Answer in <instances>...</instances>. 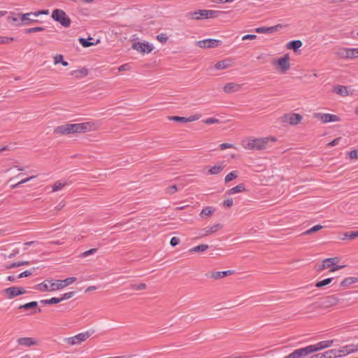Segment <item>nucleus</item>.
Instances as JSON below:
<instances>
[{
  "mask_svg": "<svg viewBox=\"0 0 358 358\" xmlns=\"http://www.w3.org/2000/svg\"><path fill=\"white\" fill-rule=\"evenodd\" d=\"M92 126L93 124L91 122L66 124L57 127L54 129V133L59 135L85 133L91 131Z\"/></svg>",
  "mask_w": 358,
  "mask_h": 358,
  "instance_id": "nucleus-1",
  "label": "nucleus"
},
{
  "mask_svg": "<svg viewBox=\"0 0 358 358\" xmlns=\"http://www.w3.org/2000/svg\"><path fill=\"white\" fill-rule=\"evenodd\" d=\"M76 280L74 277L67 278L65 280H46L36 285V289L41 292H54L73 283Z\"/></svg>",
  "mask_w": 358,
  "mask_h": 358,
  "instance_id": "nucleus-2",
  "label": "nucleus"
},
{
  "mask_svg": "<svg viewBox=\"0 0 358 358\" xmlns=\"http://www.w3.org/2000/svg\"><path fill=\"white\" fill-rule=\"evenodd\" d=\"M226 13L222 10H198L196 11H191L187 13V17L195 20H200L203 19L217 18L222 17Z\"/></svg>",
  "mask_w": 358,
  "mask_h": 358,
  "instance_id": "nucleus-3",
  "label": "nucleus"
},
{
  "mask_svg": "<svg viewBox=\"0 0 358 358\" xmlns=\"http://www.w3.org/2000/svg\"><path fill=\"white\" fill-rule=\"evenodd\" d=\"M270 140L275 141V138L273 137L249 138L243 141V145L245 149L248 150H262L266 149V145Z\"/></svg>",
  "mask_w": 358,
  "mask_h": 358,
  "instance_id": "nucleus-4",
  "label": "nucleus"
},
{
  "mask_svg": "<svg viewBox=\"0 0 358 358\" xmlns=\"http://www.w3.org/2000/svg\"><path fill=\"white\" fill-rule=\"evenodd\" d=\"M345 294L329 295L321 299V306L327 308L346 301Z\"/></svg>",
  "mask_w": 358,
  "mask_h": 358,
  "instance_id": "nucleus-5",
  "label": "nucleus"
},
{
  "mask_svg": "<svg viewBox=\"0 0 358 358\" xmlns=\"http://www.w3.org/2000/svg\"><path fill=\"white\" fill-rule=\"evenodd\" d=\"M92 334L93 331L91 332L90 331H87L80 333L74 336L65 338L64 341L69 345H78L85 341Z\"/></svg>",
  "mask_w": 358,
  "mask_h": 358,
  "instance_id": "nucleus-6",
  "label": "nucleus"
},
{
  "mask_svg": "<svg viewBox=\"0 0 358 358\" xmlns=\"http://www.w3.org/2000/svg\"><path fill=\"white\" fill-rule=\"evenodd\" d=\"M52 18L59 22L63 27H69L71 25V20L66 13L62 9H55L52 13Z\"/></svg>",
  "mask_w": 358,
  "mask_h": 358,
  "instance_id": "nucleus-7",
  "label": "nucleus"
},
{
  "mask_svg": "<svg viewBox=\"0 0 358 358\" xmlns=\"http://www.w3.org/2000/svg\"><path fill=\"white\" fill-rule=\"evenodd\" d=\"M272 64L277 66L280 73H285L290 69L289 55L285 54L282 57L278 58V59H273L272 61Z\"/></svg>",
  "mask_w": 358,
  "mask_h": 358,
  "instance_id": "nucleus-8",
  "label": "nucleus"
},
{
  "mask_svg": "<svg viewBox=\"0 0 358 358\" xmlns=\"http://www.w3.org/2000/svg\"><path fill=\"white\" fill-rule=\"evenodd\" d=\"M302 119V115L294 113H286L281 117V121L282 122L289 123L291 125L299 124Z\"/></svg>",
  "mask_w": 358,
  "mask_h": 358,
  "instance_id": "nucleus-9",
  "label": "nucleus"
},
{
  "mask_svg": "<svg viewBox=\"0 0 358 358\" xmlns=\"http://www.w3.org/2000/svg\"><path fill=\"white\" fill-rule=\"evenodd\" d=\"M313 117L320 120L322 123L340 121V117L338 115L329 113H315Z\"/></svg>",
  "mask_w": 358,
  "mask_h": 358,
  "instance_id": "nucleus-10",
  "label": "nucleus"
},
{
  "mask_svg": "<svg viewBox=\"0 0 358 358\" xmlns=\"http://www.w3.org/2000/svg\"><path fill=\"white\" fill-rule=\"evenodd\" d=\"M221 44V41L213 38L204 39L196 42V45L201 48H217Z\"/></svg>",
  "mask_w": 358,
  "mask_h": 358,
  "instance_id": "nucleus-11",
  "label": "nucleus"
},
{
  "mask_svg": "<svg viewBox=\"0 0 358 358\" xmlns=\"http://www.w3.org/2000/svg\"><path fill=\"white\" fill-rule=\"evenodd\" d=\"M332 344H333V341L329 340V341H320L316 344L310 345L306 347L309 351V353L311 354L313 352L323 350L324 348H327L330 347Z\"/></svg>",
  "mask_w": 358,
  "mask_h": 358,
  "instance_id": "nucleus-12",
  "label": "nucleus"
},
{
  "mask_svg": "<svg viewBox=\"0 0 358 358\" xmlns=\"http://www.w3.org/2000/svg\"><path fill=\"white\" fill-rule=\"evenodd\" d=\"M4 293L8 299H13L17 296L26 293V290L20 287H10L4 289Z\"/></svg>",
  "mask_w": 358,
  "mask_h": 358,
  "instance_id": "nucleus-13",
  "label": "nucleus"
},
{
  "mask_svg": "<svg viewBox=\"0 0 358 358\" xmlns=\"http://www.w3.org/2000/svg\"><path fill=\"white\" fill-rule=\"evenodd\" d=\"M132 48L142 53H150L153 50V47L148 43L136 42L133 43Z\"/></svg>",
  "mask_w": 358,
  "mask_h": 358,
  "instance_id": "nucleus-14",
  "label": "nucleus"
},
{
  "mask_svg": "<svg viewBox=\"0 0 358 358\" xmlns=\"http://www.w3.org/2000/svg\"><path fill=\"white\" fill-rule=\"evenodd\" d=\"M234 273L232 270H228L224 271H213L206 274L207 278H213L214 280H218L223 278L226 276L232 275Z\"/></svg>",
  "mask_w": 358,
  "mask_h": 358,
  "instance_id": "nucleus-15",
  "label": "nucleus"
},
{
  "mask_svg": "<svg viewBox=\"0 0 358 358\" xmlns=\"http://www.w3.org/2000/svg\"><path fill=\"white\" fill-rule=\"evenodd\" d=\"M338 257L327 258L323 260L322 264L317 268V271H321L324 269L331 268L332 266L336 265L338 262Z\"/></svg>",
  "mask_w": 358,
  "mask_h": 358,
  "instance_id": "nucleus-16",
  "label": "nucleus"
},
{
  "mask_svg": "<svg viewBox=\"0 0 358 358\" xmlns=\"http://www.w3.org/2000/svg\"><path fill=\"white\" fill-rule=\"evenodd\" d=\"M310 353L307 347H305L295 350L294 352L284 357L283 358H303L304 357H306Z\"/></svg>",
  "mask_w": 358,
  "mask_h": 358,
  "instance_id": "nucleus-17",
  "label": "nucleus"
},
{
  "mask_svg": "<svg viewBox=\"0 0 358 358\" xmlns=\"http://www.w3.org/2000/svg\"><path fill=\"white\" fill-rule=\"evenodd\" d=\"M17 343L20 345H24L26 347H31L38 345V341L35 338L30 337L19 338L17 339Z\"/></svg>",
  "mask_w": 358,
  "mask_h": 358,
  "instance_id": "nucleus-18",
  "label": "nucleus"
},
{
  "mask_svg": "<svg viewBox=\"0 0 358 358\" xmlns=\"http://www.w3.org/2000/svg\"><path fill=\"white\" fill-rule=\"evenodd\" d=\"M222 227H223V226L221 224H217L212 227H206L203 229V231L204 232L203 234H201L199 237L203 238V237L208 236H209L212 234H214V233L217 232V231L220 230L221 229H222Z\"/></svg>",
  "mask_w": 358,
  "mask_h": 358,
  "instance_id": "nucleus-19",
  "label": "nucleus"
},
{
  "mask_svg": "<svg viewBox=\"0 0 358 358\" xmlns=\"http://www.w3.org/2000/svg\"><path fill=\"white\" fill-rule=\"evenodd\" d=\"M241 85L235 83H227L223 90L226 93L230 94L240 90Z\"/></svg>",
  "mask_w": 358,
  "mask_h": 358,
  "instance_id": "nucleus-20",
  "label": "nucleus"
},
{
  "mask_svg": "<svg viewBox=\"0 0 358 358\" xmlns=\"http://www.w3.org/2000/svg\"><path fill=\"white\" fill-rule=\"evenodd\" d=\"M343 356L358 351V344H350L341 348Z\"/></svg>",
  "mask_w": 358,
  "mask_h": 358,
  "instance_id": "nucleus-21",
  "label": "nucleus"
},
{
  "mask_svg": "<svg viewBox=\"0 0 358 358\" xmlns=\"http://www.w3.org/2000/svg\"><path fill=\"white\" fill-rule=\"evenodd\" d=\"M224 164L223 162H218L215 166L210 167L208 170V173L210 175H216L220 173L224 168Z\"/></svg>",
  "mask_w": 358,
  "mask_h": 358,
  "instance_id": "nucleus-22",
  "label": "nucleus"
},
{
  "mask_svg": "<svg viewBox=\"0 0 358 358\" xmlns=\"http://www.w3.org/2000/svg\"><path fill=\"white\" fill-rule=\"evenodd\" d=\"M245 191H246V189L245 187V185L243 183H241V184L236 185V187H232V188L229 189V190H227V193L229 195H231V194H234L236 193L243 192H245Z\"/></svg>",
  "mask_w": 358,
  "mask_h": 358,
  "instance_id": "nucleus-23",
  "label": "nucleus"
},
{
  "mask_svg": "<svg viewBox=\"0 0 358 358\" xmlns=\"http://www.w3.org/2000/svg\"><path fill=\"white\" fill-rule=\"evenodd\" d=\"M333 92L337 94L345 96L348 94V89L345 86L336 85L334 87Z\"/></svg>",
  "mask_w": 358,
  "mask_h": 358,
  "instance_id": "nucleus-24",
  "label": "nucleus"
},
{
  "mask_svg": "<svg viewBox=\"0 0 358 358\" xmlns=\"http://www.w3.org/2000/svg\"><path fill=\"white\" fill-rule=\"evenodd\" d=\"M358 282V278L357 277H348L345 278L341 282V287H349L352 284Z\"/></svg>",
  "mask_w": 358,
  "mask_h": 358,
  "instance_id": "nucleus-25",
  "label": "nucleus"
},
{
  "mask_svg": "<svg viewBox=\"0 0 358 358\" xmlns=\"http://www.w3.org/2000/svg\"><path fill=\"white\" fill-rule=\"evenodd\" d=\"M92 39L93 38L90 36L87 39L84 38H79L78 41L82 45L83 47L88 48V47L92 46L94 45H96L99 42V40H97L96 43L89 41V40H92Z\"/></svg>",
  "mask_w": 358,
  "mask_h": 358,
  "instance_id": "nucleus-26",
  "label": "nucleus"
},
{
  "mask_svg": "<svg viewBox=\"0 0 358 358\" xmlns=\"http://www.w3.org/2000/svg\"><path fill=\"white\" fill-rule=\"evenodd\" d=\"M302 42L299 40H294L289 42L286 47L287 49L294 50L296 51L297 49L302 46Z\"/></svg>",
  "mask_w": 358,
  "mask_h": 358,
  "instance_id": "nucleus-27",
  "label": "nucleus"
},
{
  "mask_svg": "<svg viewBox=\"0 0 358 358\" xmlns=\"http://www.w3.org/2000/svg\"><path fill=\"white\" fill-rule=\"evenodd\" d=\"M88 73V71L86 68L83 67L80 70L73 71L71 72V76H74L76 78H81L86 76Z\"/></svg>",
  "mask_w": 358,
  "mask_h": 358,
  "instance_id": "nucleus-28",
  "label": "nucleus"
},
{
  "mask_svg": "<svg viewBox=\"0 0 358 358\" xmlns=\"http://www.w3.org/2000/svg\"><path fill=\"white\" fill-rule=\"evenodd\" d=\"M209 248V246L206 244H201L195 246L189 250L190 252H204Z\"/></svg>",
  "mask_w": 358,
  "mask_h": 358,
  "instance_id": "nucleus-29",
  "label": "nucleus"
},
{
  "mask_svg": "<svg viewBox=\"0 0 358 358\" xmlns=\"http://www.w3.org/2000/svg\"><path fill=\"white\" fill-rule=\"evenodd\" d=\"M66 185H67L66 182H62L61 180L56 181L53 185H52V192H57L60 189H62L63 187H64Z\"/></svg>",
  "mask_w": 358,
  "mask_h": 358,
  "instance_id": "nucleus-30",
  "label": "nucleus"
},
{
  "mask_svg": "<svg viewBox=\"0 0 358 358\" xmlns=\"http://www.w3.org/2000/svg\"><path fill=\"white\" fill-rule=\"evenodd\" d=\"M327 352L329 355V358H335V357H339L343 356L342 351L341 349L340 350H336V349L329 350H327Z\"/></svg>",
  "mask_w": 358,
  "mask_h": 358,
  "instance_id": "nucleus-31",
  "label": "nucleus"
},
{
  "mask_svg": "<svg viewBox=\"0 0 358 358\" xmlns=\"http://www.w3.org/2000/svg\"><path fill=\"white\" fill-rule=\"evenodd\" d=\"M238 177V171H234L228 173L225 178H224V182L226 183L233 180L234 179H236Z\"/></svg>",
  "mask_w": 358,
  "mask_h": 358,
  "instance_id": "nucleus-32",
  "label": "nucleus"
},
{
  "mask_svg": "<svg viewBox=\"0 0 358 358\" xmlns=\"http://www.w3.org/2000/svg\"><path fill=\"white\" fill-rule=\"evenodd\" d=\"M48 10H38L37 12H31V13H25L23 15V17H24V19H27V17H29V16H34L35 17H37L40 15L48 14Z\"/></svg>",
  "mask_w": 358,
  "mask_h": 358,
  "instance_id": "nucleus-33",
  "label": "nucleus"
},
{
  "mask_svg": "<svg viewBox=\"0 0 358 358\" xmlns=\"http://www.w3.org/2000/svg\"><path fill=\"white\" fill-rule=\"evenodd\" d=\"M229 66V61L227 60H222L217 62L215 65V68L217 70L220 69H225Z\"/></svg>",
  "mask_w": 358,
  "mask_h": 358,
  "instance_id": "nucleus-34",
  "label": "nucleus"
},
{
  "mask_svg": "<svg viewBox=\"0 0 358 358\" xmlns=\"http://www.w3.org/2000/svg\"><path fill=\"white\" fill-rule=\"evenodd\" d=\"M23 15L24 14H22L20 15V21L24 24H29L30 23H33V22H37L38 20H36L35 17L34 16H29L27 17V19H24L23 17Z\"/></svg>",
  "mask_w": 358,
  "mask_h": 358,
  "instance_id": "nucleus-35",
  "label": "nucleus"
},
{
  "mask_svg": "<svg viewBox=\"0 0 358 358\" xmlns=\"http://www.w3.org/2000/svg\"><path fill=\"white\" fill-rule=\"evenodd\" d=\"M333 279H334L333 278H326L324 280L318 281V282H316L315 287H318V288H320V287H322L324 286H326V285L330 284L332 282Z\"/></svg>",
  "mask_w": 358,
  "mask_h": 358,
  "instance_id": "nucleus-36",
  "label": "nucleus"
},
{
  "mask_svg": "<svg viewBox=\"0 0 358 358\" xmlns=\"http://www.w3.org/2000/svg\"><path fill=\"white\" fill-rule=\"evenodd\" d=\"M348 59L358 58V48H348Z\"/></svg>",
  "mask_w": 358,
  "mask_h": 358,
  "instance_id": "nucleus-37",
  "label": "nucleus"
},
{
  "mask_svg": "<svg viewBox=\"0 0 358 358\" xmlns=\"http://www.w3.org/2000/svg\"><path fill=\"white\" fill-rule=\"evenodd\" d=\"M215 209L213 207H206L203 208L200 213V216L203 217L204 215L211 216L214 213Z\"/></svg>",
  "mask_w": 358,
  "mask_h": 358,
  "instance_id": "nucleus-38",
  "label": "nucleus"
},
{
  "mask_svg": "<svg viewBox=\"0 0 358 358\" xmlns=\"http://www.w3.org/2000/svg\"><path fill=\"white\" fill-rule=\"evenodd\" d=\"M348 53V48H342L338 50L337 52H336V55H337L339 57L343 59H348L347 55Z\"/></svg>",
  "mask_w": 358,
  "mask_h": 358,
  "instance_id": "nucleus-39",
  "label": "nucleus"
},
{
  "mask_svg": "<svg viewBox=\"0 0 358 358\" xmlns=\"http://www.w3.org/2000/svg\"><path fill=\"white\" fill-rule=\"evenodd\" d=\"M38 306V303L36 301H31V302H29V303H27L24 305H21L19 308L20 309H24V310H28V309H30V308H36Z\"/></svg>",
  "mask_w": 358,
  "mask_h": 358,
  "instance_id": "nucleus-40",
  "label": "nucleus"
},
{
  "mask_svg": "<svg viewBox=\"0 0 358 358\" xmlns=\"http://www.w3.org/2000/svg\"><path fill=\"white\" fill-rule=\"evenodd\" d=\"M323 228H324L323 226H322L320 224H317V225L313 227L312 228H310V229L306 231L303 233V234L304 235H309V234H313L314 232H316V231H319V230H320V229H322Z\"/></svg>",
  "mask_w": 358,
  "mask_h": 358,
  "instance_id": "nucleus-41",
  "label": "nucleus"
},
{
  "mask_svg": "<svg viewBox=\"0 0 358 358\" xmlns=\"http://www.w3.org/2000/svg\"><path fill=\"white\" fill-rule=\"evenodd\" d=\"M45 30L44 27H36L32 28H29L25 29L24 33L25 34H31L34 32H38V31H43Z\"/></svg>",
  "mask_w": 358,
  "mask_h": 358,
  "instance_id": "nucleus-42",
  "label": "nucleus"
},
{
  "mask_svg": "<svg viewBox=\"0 0 358 358\" xmlns=\"http://www.w3.org/2000/svg\"><path fill=\"white\" fill-rule=\"evenodd\" d=\"M147 285L145 283H140L139 285L133 284L131 285V288L134 290H142L145 289Z\"/></svg>",
  "mask_w": 358,
  "mask_h": 358,
  "instance_id": "nucleus-43",
  "label": "nucleus"
},
{
  "mask_svg": "<svg viewBox=\"0 0 358 358\" xmlns=\"http://www.w3.org/2000/svg\"><path fill=\"white\" fill-rule=\"evenodd\" d=\"M74 294H75L74 292H69L64 293L61 296V297H59L60 301H62L64 300L71 299V297H73L74 296Z\"/></svg>",
  "mask_w": 358,
  "mask_h": 358,
  "instance_id": "nucleus-44",
  "label": "nucleus"
},
{
  "mask_svg": "<svg viewBox=\"0 0 358 358\" xmlns=\"http://www.w3.org/2000/svg\"><path fill=\"white\" fill-rule=\"evenodd\" d=\"M202 122L206 124H212L219 123L220 120H218L215 117H210V118L202 120Z\"/></svg>",
  "mask_w": 358,
  "mask_h": 358,
  "instance_id": "nucleus-45",
  "label": "nucleus"
},
{
  "mask_svg": "<svg viewBox=\"0 0 358 358\" xmlns=\"http://www.w3.org/2000/svg\"><path fill=\"white\" fill-rule=\"evenodd\" d=\"M281 27H282V25L280 24H277V25H275V26H273V27H266V34H271V33H273L274 31H277Z\"/></svg>",
  "mask_w": 358,
  "mask_h": 358,
  "instance_id": "nucleus-46",
  "label": "nucleus"
},
{
  "mask_svg": "<svg viewBox=\"0 0 358 358\" xmlns=\"http://www.w3.org/2000/svg\"><path fill=\"white\" fill-rule=\"evenodd\" d=\"M168 118H169V120H173L175 122H186V119L185 117L169 116V117H168Z\"/></svg>",
  "mask_w": 358,
  "mask_h": 358,
  "instance_id": "nucleus-47",
  "label": "nucleus"
},
{
  "mask_svg": "<svg viewBox=\"0 0 358 358\" xmlns=\"http://www.w3.org/2000/svg\"><path fill=\"white\" fill-rule=\"evenodd\" d=\"M96 252H97V249L96 248H92V249L89 250H87V251L83 252L80 255V257L84 258V257H87V256H89L90 255H93V254L96 253Z\"/></svg>",
  "mask_w": 358,
  "mask_h": 358,
  "instance_id": "nucleus-48",
  "label": "nucleus"
},
{
  "mask_svg": "<svg viewBox=\"0 0 358 358\" xmlns=\"http://www.w3.org/2000/svg\"><path fill=\"white\" fill-rule=\"evenodd\" d=\"M157 38L159 42L164 43L168 41L169 38L166 34L162 33L157 35Z\"/></svg>",
  "mask_w": 358,
  "mask_h": 358,
  "instance_id": "nucleus-49",
  "label": "nucleus"
},
{
  "mask_svg": "<svg viewBox=\"0 0 358 358\" xmlns=\"http://www.w3.org/2000/svg\"><path fill=\"white\" fill-rule=\"evenodd\" d=\"M178 191L177 185H173L166 188V192L169 194H173Z\"/></svg>",
  "mask_w": 358,
  "mask_h": 358,
  "instance_id": "nucleus-50",
  "label": "nucleus"
},
{
  "mask_svg": "<svg viewBox=\"0 0 358 358\" xmlns=\"http://www.w3.org/2000/svg\"><path fill=\"white\" fill-rule=\"evenodd\" d=\"M201 115L200 114H195V115L189 116V117H185L186 122L196 121V120H199L201 117Z\"/></svg>",
  "mask_w": 358,
  "mask_h": 358,
  "instance_id": "nucleus-51",
  "label": "nucleus"
},
{
  "mask_svg": "<svg viewBox=\"0 0 358 358\" xmlns=\"http://www.w3.org/2000/svg\"><path fill=\"white\" fill-rule=\"evenodd\" d=\"M14 41V38L6 36H0V44L9 43Z\"/></svg>",
  "mask_w": 358,
  "mask_h": 358,
  "instance_id": "nucleus-52",
  "label": "nucleus"
},
{
  "mask_svg": "<svg viewBox=\"0 0 358 358\" xmlns=\"http://www.w3.org/2000/svg\"><path fill=\"white\" fill-rule=\"evenodd\" d=\"M33 271L31 270H27L18 275L17 278H22L24 277H29L32 275Z\"/></svg>",
  "mask_w": 358,
  "mask_h": 358,
  "instance_id": "nucleus-53",
  "label": "nucleus"
},
{
  "mask_svg": "<svg viewBox=\"0 0 358 358\" xmlns=\"http://www.w3.org/2000/svg\"><path fill=\"white\" fill-rule=\"evenodd\" d=\"M62 62H63V55H56L55 57H54V63L55 64H58L59 63H61Z\"/></svg>",
  "mask_w": 358,
  "mask_h": 358,
  "instance_id": "nucleus-54",
  "label": "nucleus"
},
{
  "mask_svg": "<svg viewBox=\"0 0 358 358\" xmlns=\"http://www.w3.org/2000/svg\"><path fill=\"white\" fill-rule=\"evenodd\" d=\"M357 237H358V231H349V234H348V239L349 240H354V239H355Z\"/></svg>",
  "mask_w": 358,
  "mask_h": 358,
  "instance_id": "nucleus-55",
  "label": "nucleus"
},
{
  "mask_svg": "<svg viewBox=\"0 0 358 358\" xmlns=\"http://www.w3.org/2000/svg\"><path fill=\"white\" fill-rule=\"evenodd\" d=\"M179 243H180V239L178 237H173V238H171V239L170 241V245L172 247L176 246L177 245L179 244Z\"/></svg>",
  "mask_w": 358,
  "mask_h": 358,
  "instance_id": "nucleus-56",
  "label": "nucleus"
},
{
  "mask_svg": "<svg viewBox=\"0 0 358 358\" xmlns=\"http://www.w3.org/2000/svg\"><path fill=\"white\" fill-rule=\"evenodd\" d=\"M349 157L351 159L358 158V151L357 150H351L349 153Z\"/></svg>",
  "mask_w": 358,
  "mask_h": 358,
  "instance_id": "nucleus-57",
  "label": "nucleus"
},
{
  "mask_svg": "<svg viewBox=\"0 0 358 358\" xmlns=\"http://www.w3.org/2000/svg\"><path fill=\"white\" fill-rule=\"evenodd\" d=\"M257 35L255 34H247L243 36L242 40H255L257 38Z\"/></svg>",
  "mask_w": 358,
  "mask_h": 358,
  "instance_id": "nucleus-58",
  "label": "nucleus"
},
{
  "mask_svg": "<svg viewBox=\"0 0 358 358\" xmlns=\"http://www.w3.org/2000/svg\"><path fill=\"white\" fill-rule=\"evenodd\" d=\"M29 262H28V261H22V262H14V266H13L19 267V266H25V265H29Z\"/></svg>",
  "mask_w": 358,
  "mask_h": 358,
  "instance_id": "nucleus-59",
  "label": "nucleus"
},
{
  "mask_svg": "<svg viewBox=\"0 0 358 358\" xmlns=\"http://www.w3.org/2000/svg\"><path fill=\"white\" fill-rule=\"evenodd\" d=\"M223 205L226 207H231L233 205V199L231 198L227 199L224 201Z\"/></svg>",
  "mask_w": 358,
  "mask_h": 358,
  "instance_id": "nucleus-60",
  "label": "nucleus"
},
{
  "mask_svg": "<svg viewBox=\"0 0 358 358\" xmlns=\"http://www.w3.org/2000/svg\"><path fill=\"white\" fill-rule=\"evenodd\" d=\"M220 149L221 150H224V149H227V148H234V145L231 143H222L220 145Z\"/></svg>",
  "mask_w": 358,
  "mask_h": 358,
  "instance_id": "nucleus-61",
  "label": "nucleus"
},
{
  "mask_svg": "<svg viewBox=\"0 0 358 358\" xmlns=\"http://www.w3.org/2000/svg\"><path fill=\"white\" fill-rule=\"evenodd\" d=\"M50 305L51 304H56L61 302L60 299L57 297H52L50 299H49Z\"/></svg>",
  "mask_w": 358,
  "mask_h": 358,
  "instance_id": "nucleus-62",
  "label": "nucleus"
},
{
  "mask_svg": "<svg viewBox=\"0 0 358 358\" xmlns=\"http://www.w3.org/2000/svg\"><path fill=\"white\" fill-rule=\"evenodd\" d=\"M255 32L266 34V27H257L255 29Z\"/></svg>",
  "mask_w": 358,
  "mask_h": 358,
  "instance_id": "nucleus-63",
  "label": "nucleus"
},
{
  "mask_svg": "<svg viewBox=\"0 0 358 358\" xmlns=\"http://www.w3.org/2000/svg\"><path fill=\"white\" fill-rule=\"evenodd\" d=\"M340 139H341L340 138H337L333 140L328 144V145L334 146V145H337L338 141H340Z\"/></svg>",
  "mask_w": 358,
  "mask_h": 358,
  "instance_id": "nucleus-64",
  "label": "nucleus"
}]
</instances>
